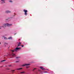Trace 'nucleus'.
Masks as SVG:
<instances>
[{
    "label": "nucleus",
    "instance_id": "nucleus-1",
    "mask_svg": "<svg viewBox=\"0 0 74 74\" xmlns=\"http://www.w3.org/2000/svg\"><path fill=\"white\" fill-rule=\"evenodd\" d=\"M20 49H21V47H16L14 49V50H10L9 51V55H10V56H12L13 57H15V54L14 53V52L15 51L16 52V51H18V50H19Z\"/></svg>",
    "mask_w": 74,
    "mask_h": 74
},
{
    "label": "nucleus",
    "instance_id": "nucleus-2",
    "mask_svg": "<svg viewBox=\"0 0 74 74\" xmlns=\"http://www.w3.org/2000/svg\"><path fill=\"white\" fill-rule=\"evenodd\" d=\"M12 26V24H9L8 23L4 24H3V26H0V29H1L2 27H6V26L10 27Z\"/></svg>",
    "mask_w": 74,
    "mask_h": 74
},
{
    "label": "nucleus",
    "instance_id": "nucleus-3",
    "mask_svg": "<svg viewBox=\"0 0 74 74\" xmlns=\"http://www.w3.org/2000/svg\"><path fill=\"white\" fill-rule=\"evenodd\" d=\"M23 11L24 12H25L24 14L25 15H27V10L25 9H24L23 10Z\"/></svg>",
    "mask_w": 74,
    "mask_h": 74
},
{
    "label": "nucleus",
    "instance_id": "nucleus-4",
    "mask_svg": "<svg viewBox=\"0 0 74 74\" xmlns=\"http://www.w3.org/2000/svg\"><path fill=\"white\" fill-rule=\"evenodd\" d=\"M5 0H1V4H3V3H5Z\"/></svg>",
    "mask_w": 74,
    "mask_h": 74
},
{
    "label": "nucleus",
    "instance_id": "nucleus-5",
    "mask_svg": "<svg viewBox=\"0 0 74 74\" xmlns=\"http://www.w3.org/2000/svg\"><path fill=\"white\" fill-rule=\"evenodd\" d=\"M30 65V64H25L23 65H22V66H29Z\"/></svg>",
    "mask_w": 74,
    "mask_h": 74
},
{
    "label": "nucleus",
    "instance_id": "nucleus-6",
    "mask_svg": "<svg viewBox=\"0 0 74 74\" xmlns=\"http://www.w3.org/2000/svg\"><path fill=\"white\" fill-rule=\"evenodd\" d=\"M5 13H11V11L9 10H6L5 11Z\"/></svg>",
    "mask_w": 74,
    "mask_h": 74
},
{
    "label": "nucleus",
    "instance_id": "nucleus-7",
    "mask_svg": "<svg viewBox=\"0 0 74 74\" xmlns=\"http://www.w3.org/2000/svg\"><path fill=\"white\" fill-rule=\"evenodd\" d=\"M21 44H22V43H21V42H19L18 44L17 47H19V46H20Z\"/></svg>",
    "mask_w": 74,
    "mask_h": 74
},
{
    "label": "nucleus",
    "instance_id": "nucleus-8",
    "mask_svg": "<svg viewBox=\"0 0 74 74\" xmlns=\"http://www.w3.org/2000/svg\"><path fill=\"white\" fill-rule=\"evenodd\" d=\"M40 69H42V70H45V69H44V68L42 67H40Z\"/></svg>",
    "mask_w": 74,
    "mask_h": 74
},
{
    "label": "nucleus",
    "instance_id": "nucleus-9",
    "mask_svg": "<svg viewBox=\"0 0 74 74\" xmlns=\"http://www.w3.org/2000/svg\"><path fill=\"white\" fill-rule=\"evenodd\" d=\"M8 39L9 40H12V37H10L8 38Z\"/></svg>",
    "mask_w": 74,
    "mask_h": 74
},
{
    "label": "nucleus",
    "instance_id": "nucleus-10",
    "mask_svg": "<svg viewBox=\"0 0 74 74\" xmlns=\"http://www.w3.org/2000/svg\"><path fill=\"white\" fill-rule=\"evenodd\" d=\"M5 46H6V45H8V43L5 42Z\"/></svg>",
    "mask_w": 74,
    "mask_h": 74
},
{
    "label": "nucleus",
    "instance_id": "nucleus-11",
    "mask_svg": "<svg viewBox=\"0 0 74 74\" xmlns=\"http://www.w3.org/2000/svg\"><path fill=\"white\" fill-rule=\"evenodd\" d=\"M22 69V68H19V69H17V70H21V69Z\"/></svg>",
    "mask_w": 74,
    "mask_h": 74
},
{
    "label": "nucleus",
    "instance_id": "nucleus-12",
    "mask_svg": "<svg viewBox=\"0 0 74 74\" xmlns=\"http://www.w3.org/2000/svg\"><path fill=\"white\" fill-rule=\"evenodd\" d=\"M3 37H4V39H5V40H7V38H6L5 37H4V36H3Z\"/></svg>",
    "mask_w": 74,
    "mask_h": 74
},
{
    "label": "nucleus",
    "instance_id": "nucleus-13",
    "mask_svg": "<svg viewBox=\"0 0 74 74\" xmlns=\"http://www.w3.org/2000/svg\"><path fill=\"white\" fill-rule=\"evenodd\" d=\"M25 73V72H21L20 73Z\"/></svg>",
    "mask_w": 74,
    "mask_h": 74
},
{
    "label": "nucleus",
    "instance_id": "nucleus-14",
    "mask_svg": "<svg viewBox=\"0 0 74 74\" xmlns=\"http://www.w3.org/2000/svg\"><path fill=\"white\" fill-rule=\"evenodd\" d=\"M14 71H15V70H12V73H14Z\"/></svg>",
    "mask_w": 74,
    "mask_h": 74
},
{
    "label": "nucleus",
    "instance_id": "nucleus-15",
    "mask_svg": "<svg viewBox=\"0 0 74 74\" xmlns=\"http://www.w3.org/2000/svg\"><path fill=\"white\" fill-rule=\"evenodd\" d=\"M9 2H10V3H12V1L11 0H10V1H9Z\"/></svg>",
    "mask_w": 74,
    "mask_h": 74
},
{
    "label": "nucleus",
    "instance_id": "nucleus-16",
    "mask_svg": "<svg viewBox=\"0 0 74 74\" xmlns=\"http://www.w3.org/2000/svg\"><path fill=\"white\" fill-rule=\"evenodd\" d=\"M27 69H28V68H29V66H27L26 67Z\"/></svg>",
    "mask_w": 74,
    "mask_h": 74
},
{
    "label": "nucleus",
    "instance_id": "nucleus-17",
    "mask_svg": "<svg viewBox=\"0 0 74 74\" xmlns=\"http://www.w3.org/2000/svg\"><path fill=\"white\" fill-rule=\"evenodd\" d=\"M5 60H3L1 61V62H5Z\"/></svg>",
    "mask_w": 74,
    "mask_h": 74
},
{
    "label": "nucleus",
    "instance_id": "nucleus-18",
    "mask_svg": "<svg viewBox=\"0 0 74 74\" xmlns=\"http://www.w3.org/2000/svg\"><path fill=\"white\" fill-rule=\"evenodd\" d=\"M36 68H35V69H34L33 70V71H34V70H36Z\"/></svg>",
    "mask_w": 74,
    "mask_h": 74
},
{
    "label": "nucleus",
    "instance_id": "nucleus-19",
    "mask_svg": "<svg viewBox=\"0 0 74 74\" xmlns=\"http://www.w3.org/2000/svg\"><path fill=\"white\" fill-rule=\"evenodd\" d=\"M19 58V57H16V59H18V58Z\"/></svg>",
    "mask_w": 74,
    "mask_h": 74
},
{
    "label": "nucleus",
    "instance_id": "nucleus-20",
    "mask_svg": "<svg viewBox=\"0 0 74 74\" xmlns=\"http://www.w3.org/2000/svg\"><path fill=\"white\" fill-rule=\"evenodd\" d=\"M38 71H40V72L41 71L40 70H39Z\"/></svg>",
    "mask_w": 74,
    "mask_h": 74
},
{
    "label": "nucleus",
    "instance_id": "nucleus-21",
    "mask_svg": "<svg viewBox=\"0 0 74 74\" xmlns=\"http://www.w3.org/2000/svg\"><path fill=\"white\" fill-rule=\"evenodd\" d=\"M44 73H47V71H45V72H44Z\"/></svg>",
    "mask_w": 74,
    "mask_h": 74
},
{
    "label": "nucleus",
    "instance_id": "nucleus-22",
    "mask_svg": "<svg viewBox=\"0 0 74 74\" xmlns=\"http://www.w3.org/2000/svg\"><path fill=\"white\" fill-rule=\"evenodd\" d=\"M21 47H23V45Z\"/></svg>",
    "mask_w": 74,
    "mask_h": 74
},
{
    "label": "nucleus",
    "instance_id": "nucleus-23",
    "mask_svg": "<svg viewBox=\"0 0 74 74\" xmlns=\"http://www.w3.org/2000/svg\"><path fill=\"white\" fill-rule=\"evenodd\" d=\"M18 62V61H16V63H17V62Z\"/></svg>",
    "mask_w": 74,
    "mask_h": 74
},
{
    "label": "nucleus",
    "instance_id": "nucleus-24",
    "mask_svg": "<svg viewBox=\"0 0 74 74\" xmlns=\"http://www.w3.org/2000/svg\"><path fill=\"white\" fill-rule=\"evenodd\" d=\"M0 44H1V42H0Z\"/></svg>",
    "mask_w": 74,
    "mask_h": 74
}]
</instances>
